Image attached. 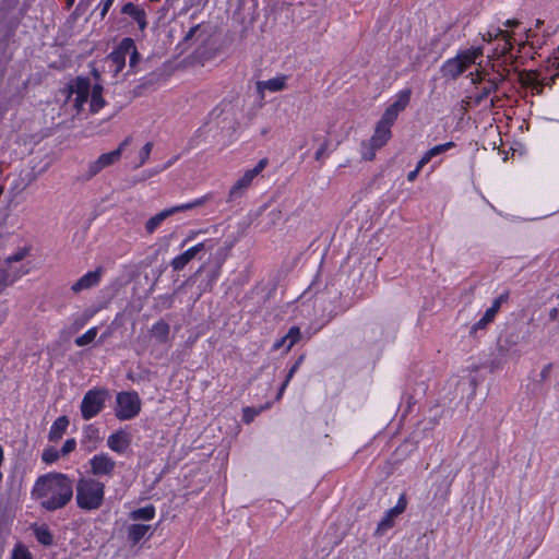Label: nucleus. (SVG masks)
Returning a JSON list of instances; mask_svg holds the SVG:
<instances>
[{"instance_id": "f257e3e1", "label": "nucleus", "mask_w": 559, "mask_h": 559, "mask_svg": "<svg viewBox=\"0 0 559 559\" xmlns=\"http://www.w3.org/2000/svg\"><path fill=\"white\" fill-rule=\"evenodd\" d=\"M73 488L74 480L67 474L49 472L35 480L32 498L38 501L41 509L55 512L71 502Z\"/></svg>"}, {"instance_id": "f03ea898", "label": "nucleus", "mask_w": 559, "mask_h": 559, "mask_svg": "<svg viewBox=\"0 0 559 559\" xmlns=\"http://www.w3.org/2000/svg\"><path fill=\"white\" fill-rule=\"evenodd\" d=\"M105 485L92 477L82 476L75 484V501L80 509L92 511L104 504Z\"/></svg>"}, {"instance_id": "7ed1b4c3", "label": "nucleus", "mask_w": 559, "mask_h": 559, "mask_svg": "<svg viewBox=\"0 0 559 559\" xmlns=\"http://www.w3.org/2000/svg\"><path fill=\"white\" fill-rule=\"evenodd\" d=\"M109 397V391L105 388H95L88 390L81 402V415L85 420H90L98 415L105 407Z\"/></svg>"}, {"instance_id": "20e7f679", "label": "nucleus", "mask_w": 559, "mask_h": 559, "mask_svg": "<svg viewBox=\"0 0 559 559\" xmlns=\"http://www.w3.org/2000/svg\"><path fill=\"white\" fill-rule=\"evenodd\" d=\"M210 199H211V194H206V195L195 199L192 202L183 203L180 205H175L173 207L165 209V210L160 211L156 215L152 216L145 223L146 233L150 235L153 234L166 218L170 217L171 215H174L176 213L185 212V211H189V210L202 206Z\"/></svg>"}, {"instance_id": "39448f33", "label": "nucleus", "mask_w": 559, "mask_h": 559, "mask_svg": "<svg viewBox=\"0 0 559 559\" xmlns=\"http://www.w3.org/2000/svg\"><path fill=\"white\" fill-rule=\"evenodd\" d=\"M116 416L120 420H129L141 412V400L136 392H120L116 396Z\"/></svg>"}, {"instance_id": "423d86ee", "label": "nucleus", "mask_w": 559, "mask_h": 559, "mask_svg": "<svg viewBox=\"0 0 559 559\" xmlns=\"http://www.w3.org/2000/svg\"><path fill=\"white\" fill-rule=\"evenodd\" d=\"M407 507V498L405 493H402L397 500L395 507L389 509L381 521L378 523L376 534L382 535L388 530L394 526V520L402 514Z\"/></svg>"}, {"instance_id": "0eeeda50", "label": "nucleus", "mask_w": 559, "mask_h": 559, "mask_svg": "<svg viewBox=\"0 0 559 559\" xmlns=\"http://www.w3.org/2000/svg\"><path fill=\"white\" fill-rule=\"evenodd\" d=\"M120 159V151L114 150L108 153L102 154L96 160L90 163L87 174L84 179L90 180L98 173H100L104 168L114 165L116 162Z\"/></svg>"}, {"instance_id": "6e6552de", "label": "nucleus", "mask_w": 559, "mask_h": 559, "mask_svg": "<svg viewBox=\"0 0 559 559\" xmlns=\"http://www.w3.org/2000/svg\"><path fill=\"white\" fill-rule=\"evenodd\" d=\"M91 473L94 476H110L112 475L116 462L106 453L94 455L90 460Z\"/></svg>"}, {"instance_id": "1a4fd4ad", "label": "nucleus", "mask_w": 559, "mask_h": 559, "mask_svg": "<svg viewBox=\"0 0 559 559\" xmlns=\"http://www.w3.org/2000/svg\"><path fill=\"white\" fill-rule=\"evenodd\" d=\"M91 83L87 78H76L70 85V94H75L74 106L80 109L88 99Z\"/></svg>"}, {"instance_id": "9d476101", "label": "nucleus", "mask_w": 559, "mask_h": 559, "mask_svg": "<svg viewBox=\"0 0 559 559\" xmlns=\"http://www.w3.org/2000/svg\"><path fill=\"white\" fill-rule=\"evenodd\" d=\"M103 273V266H98L95 271L87 272L71 286V290L76 294L97 286L102 280Z\"/></svg>"}, {"instance_id": "9b49d317", "label": "nucleus", "mask_w": 559, "mask_h": 559, "mask_svg": "<svg viewBox=\"0 0 559 559\" xmlns=\"http://www.w3.org/2000/svg\"><path fill=\"white\" fill-rule=\"evenodd\" d=\"M121 13L130 16L139 26L141 32H144L147 27V15L145 10L133 2H127L121 8Z\"/></svg>"}, {"instance_id": "f8f14e48", "label": "nucleus", "mask_w": 559, "mask_h": 559, "mask_svg": "<svg viewBox=\"0 0 559 559\" xmlns=\"http://www.w3.org/2000/svg\"><path fill=\"white\" fill-rule=\"evenodd\" d=\"M205 249H206L205 242H200V243L189 248L188 250H186L185 252H182L181 254L177 255L176 258H174L171 260L170 265H171L173 270L174 271L183 270L185 266L191 260H193L201 251H203Z\"/></svg>"}, {"instance_id": "ddd939ff", "label": "nucleus", "mask_w": 559, "mask_h": 559, "mask_svg": "<svg viewBox=\"0 0 559 559\" xmlns=\"http://www.w3.org/2000/svg\"><path fill=\"white\" fill-rule=\"evenodd\" d=\"M465 71L456 56L448 59L440 67L441 76L453 81L457 80Z\"/></svg>"}, {"instance_id": "4468645a", "label": "nucleus", "mask_w": 559, "mask_h": 559, "mask_svg": "<svg viewBox=\"0 0 559 559\" xmlns=\"http://www.w3.org/2000/svg\"><path fill=\"white\" fill-rule=\"evenodd\" d=\"M227 255V250L226 249H219L216 254H215V264L214 266L211 269L210 273H209V280H207V283L204 287V290H209L211 292L212 288H213V285L216 283V281L218 280L219 275H221V270H222V265L225 261V258Z\"/></svg>"}, {"instance_id": "2eb2a0df", "label": "nucleus", "mask_w": 559, "mask_h": 559, "mask_svg": "<svg viewBox=\"0 0 559 559\" xmlns=\"http://www.w3.org/2000/svg\"><path fill=\"white\" fill-rule=\"evenodd\" d=\"M483 55L484 48L481 46H477L460 50L456 53V57L460 60V62L463 63V68L467 70L472 64H475L476 60Z\"/></svg>"}, {"instance_id": "dca6fc26", "label": "nucleus", "mask_w": 559, "mask_h": 559, "mask_svg": "<svg viewBox=\"0 0 559 559\" xmlns=\"http://www.w3.org/2000/svg\"><path fill=\"white\" fill-rule=\"evenodd\" d=\"M31 530H32L36 540L40 545H43L45 547H49L53 544L55 537L47 524L38 525V524L34 523L31 525Z\"/></svg>"}, {"instance_id": "f3484780", "label": "nucleus", "mask_w": 559, "mask_h": 559, "mask_svg": "<svg viewBox=\"0 0 559 559\" xmlns=\"http://www.w3.org/2000/svg\"><path fill=\"white\" fill-rule=\"evenodd\" d=\"M107 444L112 451L124 453L130 445V439L124 431L119 430L108 437Z\"/></svg>"}, {"instance_id": "a211bd4d", "label": "nucleus", "mask_w": 559, "mask_h": 559, "mask_svg": "<svg viewBox=\"0 0 559 559\" xmlns=\"http://www.w3.org/2000/svg\"><path fill=\"white\" fill-rule=\"evenodd\" d=\"M286 87V76H277L270 79L267 81H258L257 82V90L260 94V97L263 98V92L264 90H267L270 92H280L283 91Z\"/></svg>"}, {"instance_id": "6ab92c4d", "label": "nucleus", "mask_w": 559, "mask_h": 559, "mask_svg": "<svg viewBox=\"0 0 559 559\" xmlns=\"http://www.w3.org/2000/svg\"><path fill=\"white\" fill-rule=\"evenodd\" d=\"M70 421L68 416L62 415L58 417L51 425L49 433H48V440L50 442H57L59 441L63 433L66 432Z\"/></svg>"}, {"instance_id": "aec40b11", "label": "nucleus", "mask_w": 559, "mask_h": 559, "mask_svg": "<svg viewBox=\"0 0 559 559\" xmlns=\"http://www.w3.org/2000/svg\"><path fill=\"white\" fill-rule=\"evenodd\" d=\"M391 128H388L384 124L377 122L374 132L369 141L373 143L374 147H383L391 139Z\"/></svg>"}, {"instance_id": "412c9836", "label": "nucleus", "mask_w": 559, "mask_h": 559, "mask_svg": "<svg viewBox=\"0 0 559 559\" xmlns=\"http://www.w3.org/2000/svg\"><path fill=\"white\" fill-rule=\"evenodd\" d=\"M455 147V143L452 141L445 142L443 144L436 145L429 148L424 156L419 159V167H424L428 164L435 156H438L451 148Z\"/></svg>"}, {"instance_id": "4be33fe9", "label": "nucleus", "mask_w": 559, "mask_h": 559, "mask_svg": "<svg viewBox=\"0 0 559 559\" xmlns=\"http://www.w3.org/2000/svg\"><path fill=\"white\" fill-rule=\"evenodd\" d=\"M151 530V525L147 524H131L127 528L128 540L133 545L140 543V540L147 534Z\"/></svg>"}, {"instance_id": "5701e85b", "label": "nucleus", "mask_w": 559, "mask_h": 559, "mask_svg": "<svg viewBox=\"0 0 559 559\" xmlns=\"http://www.w3.org/2000/svg\"><path fill=\"white\" fill-rule=\"evenodd\" d=\"M499 37L502 38L503 40H506V46L503 47V52L504 53L510 52L513 48V45L511 43L512 35L509 32L503 31L501 28H497L495 34H492L491 32H487L486 34L483 35V39L488 43H490L493 39H497Z\"/></svg>"}, {"instance_id": "b1692460", "label": "nucleus", "mask_w": 559, "mask_h": 559, "mask_svg": "<svg viewBox=\"0 0 559 559\" xmlns=\"http://www.w3.org/2000/svg\"><path fill=\"white\" fill-rule=\"evenodd\" d=\"M269 159L262 158L258 162V164L252 168L245 171L241 178L239 180L246 186L250 187L253 179L267 166Z\"/></svg>"}, {"instance_id": "393cba45", "label": "nucleus", "mask_w": 559, "mask_h": 559, "mask_svg": "<svg viewBox=\"0 0 559 559\" xmlns=\"http://www.w3.org/2000/svg\"><path fill=\"white\" fill-rule=\"evenodd\" d=\"M170 326L164 321H157L151 329L152 336L156 338L159 343H166L169 336Z\"/></svg>"}, {"instance_id": "a878e982", "label": "nucleus", "mask_w": 559, "mask_h": 559, "mask_svg": "<svg viewBox=\"0 0 559 559\" xmlns=\"http://www.w3.org/2000/svg\"><path fill=\"white\" fill-rule=\"evenodd\" d=\"M103 86L100 84H95L92 90L91 95V111L97 112L105 105V99L103 98Z\"/></svg>"}, {"instance_id": "bb28decb", "label": "nucleus", "mask_w": 559, "mask_h": 559, "mask_svg": "<svg viewBox=\"0 0 559 559\" xmlns=\"http://www.w3.org/2000/svg\"><path fill=\"white\" fill-rule=\"evenodd\" d=\"M411 95H412L411 88L402 90L397 95V99L393 104H391L389 107L391 109H393L394 111H396L397 114H400L409 104Z\"/></svg>"}, {"instance_id": "cd10ccee", "label": "nucleus", "mask_w": 559, "mask_h": 559, "mask_svg": "<svg viewBox=\"0 0 559 559\" xmlns=\"http://www.w3.org/2000/svg\"><path fill=\"white\" fill-rule=\"evenodd\" d=\"M546 79L539 80L535 72H530L525 78L521 79L523 85L531 87L537 94L542 93Z\"/></svg>"}, {"instance_id": "c85d7f7f", "label": "nucleus", "mask_w": 559, "mask_h": 559, "mask_svg": "<svg viewBox=\"0 0 559 559\" xmlns=\"http://www.w3.org/2000/svg\"><path fill=\"white\" fill-rule=\"evenodd\" d=\"M155 516V507L153 504H147L143 508H139L130 512L129 518L131 520H144L150 521Z\"/></svg>"}, {"instance_id": "c756f323", "label": "nucleus", "mask_w": 559, "mask_h": 559, "mask_svg": "<svg viewBox=\"0 0 559 559\" xmlns=\"http://www.w3.org/2000/svg\"><path fill=\"white\" fill-rule=\"evenodd\" d=\"M486 85L474 96L475 105H480L491 93L498 91L497 83L491 82L489 79L486 80Z\"/></svg>"}, {"instance_id": "7c9ffc66", "label": "nucleus", "mask_w": 559, "mask_h": 559, "mask_svg": "<svg viewBox=\"0 0 559 559\" xmlns=\"http://www.w3.org/2000/svg\"><path fill=\"white\" fill-rule=\"evenodd\" d=\"M497 313L495 310L487 309L485 314L472 325L469 334L475 335L478 330H484L490 322L493 321Z\"/></svg>"}, {"instance_id": "2f4dec72", "label": "nucleus", "mask_w": 559, "mask_h": 559, "mask_svg": "<svg viewBox=\"0 0 559 559\" xmlns=\"http://www.w3.org/2000/svg\"><path fill=\"white\" fill-rule=\"evenodd\" d=\"M305 359V355H300L296 361L294 362V365L290 367V369L288 370V373L284 380V382L282 383L280 390H278V393L276 395V400H280L286 389V386L288 385L289 381L292 380V378L294 377V374L297 372V370L299 369L300 365L302 364Z\"/></svg>"}, {"instance_id": "473e14b6", "label": "nucleus", "mask_w": 559, "mask_h": 559, "mask_svg": "<svg viewBox=\"0 0 559 559\" xmlns=\"http://www.w3.org/2000/svg\"><path fill=\"white\" fill-rule=\"evenodd\" d=\"M301 337L300 329L296 325L290 326L285 336L282 337V343H287L286 350H289Z\"/></svg>"}, {"instance_id": "72a5a7b5", "label": "nucleus", "mask_w": 559, "mask_h": 559, "mask_svg": "<svg viewBox=\"0 0 559 559\" xmlns=\"http://www.w3.org/2000/svg\"><path fill=\"white\" fill-rule=\"evenodd\" d=\"M248 187H246L239 179L234 183V186L230 188L227 202H235L236 200L240 199Z\"/></svg>"}, {"instance_id": "f704fd0d", "label": "nucleus", "mask_w": 559, "mask_h": 559, "mask_svg": "<svg viewBox=\"0 0 559 559\" xmlns=\"http://www.w3.org/2000/svg\"><path fill=\"white\" fill-rule=\"evenodd\" d=\"M96 335H97V328H91L84 334H82L81 336L76 337L74 340V343L79 347L86 346V345L91 344L95 340Z\"/></svg>"}, {"instance_id": "c9c22d12", "label": "nucleus", "mask_w": 559, "mask_h": 559, "mask_svg": "<svg viewBox=\"0 0 559 559\" xmlns=\"http://www.w3.org/2000/svg\"><path fill=\"white\" fill-rule=\"evenodd\" d=\"M19 274H11V272L8 269H2L0 271V293L8 286L12 285L16 278L19 277Z\"/></svg>"}, {"instance_id": "e433bc0d", "label": "nucleus", "mask_w": 559, "mask_h": 559, "mask_svg": "<svg viewBox=\"0 0 559 559\" xmlns=\"http://www.w3.org/2000/svg\"><path fill=\"white\" fill-rule=\"evenodd\" d=\"M11 559H34L28 548L22 543H17L12 551Z\"/></svg>"}, {"instance_id": "4c0bfd02", "label": "nucleus", "mask_w": 559, "mask_h": 559, "mask_svg": "<svg viewBox=\"0 0 559 559\" xmlns=\"http://www.w3.org/2000/svg\"><path fill=\"white\" fill-rule=\"evenodd\" d=\"M381 147H374L371 141H364L361 143V155L365 160H372L376 157V152Z\"/></svg>"}, {"instance_id": "58836bf2", "label": "nucleus", "mask_w": 559, "mask_h": 559, "mask_svg": "<svg viewBox=\"0 0 559 559\" xmlns=\"http://www.w3.org/2000/svg\"><path fill=\"white\" fill-rule=\"evenodd\" d=\"M397 116H399V114L396 111H394L390 107H386V109L384 110L382 117L380 118V120L378 122L384 124L388 128H392V126L394 124V122L397 119Z\"/></svg>"}, {"instance_id": "ea45409f", "label": "nucleus", "mask_w": 559, "mask_h": 559, "mask_svg": "<svg viewBox=\"0 0 559 559\" xmlns=\"http://www.w3.org/2000/svg\"><path fill=\"white\" fill-rule=\"evenodd\" d=\"M60 456H61L60 452L58 450H56L55 448L50 447V448H47L44 450V452L41 454V460L46 464H51V463H55L56 461H58Z\"/></svg>"}, {"instance_id": "a19ab883", "label": "nucleus", "mask_w": 559, "mask_h": 559, "mask_svg": "<svg viewBox=\"0 0 559 559\" xmlns=\"http://www.w3.org/2000/svg\"><path fill=\"white\" fill-rule=\"evenodd\" d=\"M134 49H136L134 40L130 37H126L120 41L116 50L126 57L127 53L133 52Z\"/></svg>"}, {"instance_id": "79ce46f5", "label": "nucleus", "mask_w": 559, "mask_h": 559, "mask_svg": "<svg viewBox=\"0 0 559 559\" xmlns=\"http://www.w3.org/2000/svg\"><path fill=\"white\" fill-rule=\"evenodd\" d=\"M492 71L496 73V76L488 78L491 82L497 83V87L499 88L500 84L508 80L509 76V70L507 69H496V66L492 64Z\"/></svg>"}, {"instance_id": "37998d69", "label": "nucleus", "mask_w": 559, "mask_h": 559, "mask_svg": "<svg viewBox=\"0 0 559 559\" xmlns=\"http://www.w3.org/2000/svg\"><path fill=\"white\" fill-rule=\"evenodd\" d=\"M263 409V407L261 408H255V407H245L243 408V414H242V419L246 424H250L260 413L261 411Z\"/></svg>"}, {"instance_id": "c03bdc74", "label": "nucleus", "mask_w": 559, "mask_h": 559, "mask_svg": "<svg viewBox=\"0 0 559 559\" xmlns=\"http://www.w3.org/2000/svg\"><path fill=\"white\" fill-rule=\"evenodd\" d=\"M27 254H28V249L27 248H21L15 253H13L12 255H9L5 259V263L11 264L13 262L22 261Z\"/></svg>"}, {"instance_id": "a18cd8bd", "label": "nucleus", "mask_w": 559, "mask_h": 559, "mask_svg": "<svg viewBox=\"0 0 559 559\" xmlns=\"http://www.w3.org/2000/svg\"><path fill=\"white\" fill-rule=\"evenodd\" d=\"M109 58L115 64H117V71H120L123 68L126 63V57L121 52L115 50L109 55Z\"/></svg>"}, {"instance_id": "49530a36", "label": "nucleus", "mask_w": 559, "mask_h": 559, "mask_svg": "<svg viewBox=\"0 0 559 559\" xmlns=\"http://www.w3.org/2000/svg\"><path fill=\"white\" fill-rule=\"evenodd\" d=\"M75 447H76V441H75V439L71 438V439L66 440V442L63 443V445L61 447L59 452H60L61 456H66V455L70 454L72 451H74Z\"/></svg>"}, {"instance_id": "de8ad7c7", "label": "nucleus", "mask_w": 559, "mask_h": 559, "mask_svg": "<svg viewBox=\"0 0 559 559\" xmlns=\"http://www.w3.org/2000/svg\"><path fill=\"white\" fill-rule=\"evenodd\" d=\"M152 148H153L152 142H147L144 144V146L140 151V163H139L140 166H142L148 159Z\"/></svg>"}, {"instance_id": "09e8293b", "label": "nucleus", "mask_w": 559, "mask_h": 559, "mask_svg": "<svg viewBox=\"0 0 559 559\" xmlns=\"http://www.w3.org/2000/svg\"><path fill=\"white\" fill-rule=\"evenodd\" d=\"M509 299V293L506 292L503 294H501L498 298H496L491 305V307H489L488 309L490 310H495V313H498L500 307L502 306V304L507 302Z\"/></svg>"}, {"instance_id": "8fccbe9b", "label": "nucleus", "mask_w": 559, "mask_h": 559, "mask_svg": "<svg viewBox=\"0 0 559 559\" xmlns=\"http://www.w3.org/2000/svg\"><path fill=\"white\" fill-rule=\"evenodd\" d=\"M98 429L94 425H87L85 427V437L90 440H98Z\"/></svg>"}, {"instance_id": "3c124183", "label": "nucleus", "mask_w": 559, "mask_h": 559, "mask_svg": "<svg viewBox=\"0 0 559 559\" xmlns=\"http://www.w3.org/2000/svg\"><path fill=\"white\" fill-rule=\"evenodd\" d=\"M487 75H488V72L483 69V70H477L476 71V76L475 78H472V83L474 85H477V84H480L483 81H486L488 80L487 79Z\"/></svg>"}, {"instance_id": "603ef678", "label": "nucleus", "mask_w": 559, "mask_h": 559, "mask_svg": "<svg viewBox=\"0 0 559 559\" xmlns=\"http://www.w3.org/2000/svg\"><path fill=\"white\" fill-rule=\"evenodd\" d=\"M328 147H329V141L324 140V142L320 145V147L318 148V151L314 154L316 160H321V158L325 154Z\"/></svg>"}, {"instance_id": "864d4df0", "label": "nucleus", "mask_w": 559, "mask_h": 559, "mask_svg": "<svg viewBox=\"0 0 559 559\" xmlns=\"http://www.w3.org/2000/svg\"><path fill=\"white\" fill-rule=\"evenodd\" d=\"M115 0H105L103 3H102V7H100V12H99V15H100V19L103 20L106 14L108 13L109 9L111 8L112 3H114Z\"/></svg>"}, {"instance_id": "5fc2aeb1", "label": "nucleus", "mask_w": 559, "mask_h": 559, "mask_svg": "<svg viewBox=\"0 0 559 559\" xmlns=\"http://www.w3.org/2000/svg\"><path fill=\"white\" fill-rule=\"evenodd\" d=\"M552 364H547L540 371V381H546L551 372Z\"/></svg>"}, {"instance_id": "6e6d98bb", "label": "nucleus", "mask_w": 559, "mask_h": 559, "mask_svg": "<svg viewBox=\"0 0 559 559\" xmlns=\"http://www.w3.org/2000/svg\"><path fill=\"white\" fill-rule=\"evenodd\" d=\"M200 28V25H194L192 26L188 32L187 34L183 36V41L185 43H188L189 40H191L193 38V36L195 35V33L198 32V29Z\"/></svg>"}, {"instance_id": "4d7b16f0", "label": "nucleus", "mask_w": 559, "mask_h": 559, "mask_svg": "<svg viewBox=\"0 0 559 559\" xmlns=\"http://www.w3.org/2000/svg\"><path fill=\"white\" fill-rule=\"evenodd\" d=\"M141 55L139 53L138 49H134L133 52H131L130 56V67L134 68L135 64L140 61Z\"/></svg>"}, {"instance_id": "13d9d810", "label": "nucleus", "mask_w": 559, "mask_h": 559, "mask_svg": "<svg viewBox=\"0 0 559 559\" xmlns=\"http://www.w3.org/2000/svg\"><path fill=\"white\" fill-rule=\"evenodd\" d=\"M423 167H419V162L417 163V166L414 170L409 171L407 175L408 181H414L416 177L418 176V173L420 171Z\"/></svg>"}, {"instance_id": "bf43d9fd", "label": "nucleus", "mask_w": 559, "mask_h": 559, "mask_svg": "<svg viewBox=\"0 0 559 559\" xmlns=\"http://www.w3.org/2000/svg\"><path fill=\"white\" fill-rule=\"evenodd\" d=\"M558 316H559L558 308H551L548 312V317H549L550 321H556L558 319Z\"/></svg>"}, {"instance_id": "052dcab7", "label": "nucleus", "mask_w": 559, "mask_h": 559, "mask_svg": "<svg viewBox=\"0 0 559 559\" xmlns=\"http://www.w3.org/2000/svg\"><path fill=\"white\" fill-rule=\"evenodd\" d=\"M131 143V138L130 136H127L120 144L119 146L116 148V150H119L120 151V155L122 154V151L126 146H128L129 144Z\"/></svg>"}, {"instance_id": "680f3d73", "label": "nucleus", "mask_w": 559, "mask_h": 559, "mask_svg": "<svg viewBox=\"0 0 559 559\" xmlns=\"http://www.w3.org/2000/svg\"><path fill=\"white\" fill-rule=\"evenodd\" d=\"M520 25V21L518 20H508L504 22V26L507 27H516Z\"/></svg>"}, {"instance_id": "e2e57ef3", "label": "nucleus", "mask_w": 559, "mask_h": 559, "mask_svg": "<svg viewBox=\"0 0 559 559\" xmlns=\"http://www.w3.org/2000/svg\"><path fill=\"white\" fill-rule=\"evenodd\" d=\"M8 508H9V502L5 501H0V514H4L7 511H8Z\"/></svg>"}, {"instance_id": "0e129e2a", "label": "nucleus", "mask_w": 559, "mask_h": 559, "mask_svg": "<svg viewBox=\"0 0 559 559\" xmlns=\"http://www.w3.org/2000/svg\"><path fill=\"white\" fill-rule=\"evenodd\" d=\"M286 345H287V343H282V338H281V340H278L276 343H274L273 348H274V349H280V348H282V347H285V348H286Z\"/></svg>"}, {"instance_id": "69168bd1", "label": "nucleus", "mask_w": 559, "mask_h": 559, "mask_svg": "<svg viewBox=\"0 0 559 559\" xmlns=\"http://www.w3.org/2000/svg\"><path fill=\"white\" fill-rule=\"evenodd\" d=\"M92 74H93V76H94L96 80H99V78H100V73L98 72V70H97V69H93V70H92Z\"/></svg>"}, {"instance_id": "338daca9", "label": "nucleus", "mask_w": 559, "mask_h": 559, "mask_svg": "<svg viewBox=\"0 0 559 559\" xmlns=\"http://www.w3.org/2000/svg\"><path fill=\"white\" fill-rule=\"evenodd\" d=\"M205 269V265H201L197 272L193 274V276H191V278H193L194 276H198L203 270Z\"/></svg>"}, {"instance_id": "774afa93", "label": "nucleus", "mask_w": 559, "mask_h": 559, "mask_svg": "<svg viewBox=\"0 0 559 559\" xmlns=\"http://www.w3.org/2000/svg\"><path fill=\"white\" fill-rule=\"evenodd\" d=\"M554 59L557 61L559 60V47L554 51Z\"/></svg>"}]
</instances>
